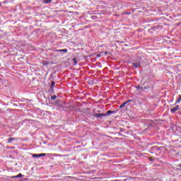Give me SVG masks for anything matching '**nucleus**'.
I'll list each match as a JSON object with an SVG mask.
<instances>
[{
    "label": "nucleus",
    "instance_id": "nucleus-1",
    "mask_svg": "<svg viewBox=\"0 0 181 181\" xmlns=\"http://www.w3.org/2000/svg\"><path fill=\"white\" fill-rule=\"evenodd\" d=\"M46 156H47L46 153L34 154V155L33 156V158H41V157Z\"/></svg>",
    "mask_w": 181,
    "mask_h": 181
},
{
    "label": "nucleus",
    "instance_id": "nucleus-2",
    "mask_svg": "<svg viewBox=\"0 0 181 181\" xmlns=\"http://www.w3.org/2000/svg\"><path fill=\"white\" fill-rule=\"evenodd\" d=\"M133 67H134L135 69H138V67H141V62H136L133 63Z\"/></svg>",
    "mask_w": 181,
    "mask_h": 181
},
{
    "label": "nucleus",
    "instance_id": "nucleus-3",
    "mask_svg": "<svg viewBox=\"0 0 181 181\" xmlns=\"http://www.w3.org/2000/svg\"><path fill=\"white\" fill-rule=\"evenodd\" d=\"M179 110V105L175 106V107L171 108V112H176Z\"/></svg>",
    "mask_w": 181,
    "mask_h": 181
},
{
    "label": "nucleus",
    "instance_id": "nucleus-4",
    "mask_svg": "<svg viewBox=\"0 0 181 181\" xmlns=\"http://www.w3.org/2000/svg\"><path fill=\"white\" fill-rule=\"evenodd\" d=\"M128 103H131V100L123 103L122 105H120L119 108H124V106L127 105V104H128Z\"/></svg>",
    "mask_w": 181,
    "mask_h": 181
},
{
    "label": "nucleus",
    "instance_id": "nucleus-5",
    "mask_svg": "<svg viewBox=\"0 0 181 181\" xmlns=\"http://www.w3.org/2000/svg\"><path fill=\"white\" fill-rule=\"evenodd\" d=\"M17 140V138L10 137L8 139V144H11L12 141Z\"/></svg>",
    "mask_w": 181,
    "mask_h": 181
},
{
    "label": "nucleus",
    "instance_id": "nucleus-6",
    "mask_svg": "<svg viewBox=\"0 0 181 181\" xmlns=\"http://www.w3.org/2000/svg\"><path fill=\"white\" fill-rule=\"evenodd\" d=\"M107 115H105V114H96L94 116L97 118H101L102 116H106Z\"/></svg>",
    "mask_w": 181,
    "mask_h": 181
},
{
    "label": "nucleus",
    "instance_id": "nucleus-7",
    "mask_svg": "<svg viewBox=\"0 0 181 181\" xmlns=\"http://www.w3.org/2000/svg\"><path fill=\"white\" fill-rule=\"evenodd\" d=\"M55 85H56V83L54 81H52L51 85H50L51 90H53V88H54Z\"/></svg>",
    "mask_w": 181,
    "mask_h": 181
},
{
    "label": "nucleus",
    "instance_id": "nucleus-8",
    "mask_svg": "<svg viewBox=\"0 0 181 181\" xmlns=\"http://www.w3.org/2000/svg\"><path fill=\"white\" fill-rule=\"evenodd\" d=\"M23 177V175L21 173L18 174V175L12 176V178H20Z\"/></svg>",
    "mask_w": 181,
    "mask_h": 181
},
{
    "label": "nucleus",
    "instance_id": "nucleus-9",
    "mask_svg": "<svg viewBox=\"0 0 181 181\" xmlns=\"http://www.w3.org/2000/svg\"><path fill=\"white\" fill-rule=\"evenodd\" d=\"M53 0H43V4H52Z\"/></svg>",
    "mask_w": 181,
    "mask_h": 181
},
{
    "label": "nucleus",
    "instance_id": "nucleus-10",
    "mask_svg": "<svg viewBox=\"0 0 181 181\" xmlns=\"http://www.w3.org/2000/svg\"><path fill=\"white\" fill-rule=\"evenodd\" d=\"M181 101V95H179L178 99L176 100V103L179 104Z\"/></svg>",
    "mask_w": 181,
    "mask_h": 181
},
{
    "label": "nucleus",
    "instance_id": "nucleus-11",
    "mask_svg": "<svg viewBox=\"0 0 181 181\" xmlns=\"http://www.w3.org/2000/svg\"><path fill=\"white\" fill-rule=\"evenodd\" d=\"M72 61L74 63V65L77 64V58L76 57L73 58Z\"/></svg>",
    "mask_w": 181,
    "mask_h": 181
},
{
    "label": "nucleus",
    "instance_id": "nucleus-12",
    "mask_svg": "<svg viewBox=\"0 0 181 181\" xmlns=\"http://www.w3.org/2000/svg\"><path fill=\"white\" fill-rule=\"evenodd\" d=\"M56 98H57V96L56 95H54L51 97V100H56Z\"/></svg>",
    "mask_w": 181,
    "mask_h": 181
},
{
    "label": "nucleus",
    "instance_id": "nucleus-13",
    "mask_svg": "<svg viewBox=\"0 0 181 181\" xmlns=\"http://www.w3.org/2000/svg\"><path fill=\"white\" fill-rule=\"evenodd\" d=\"M89 110L90 109H84V110H83V112H88Z\"/></svg>",
    "mask_w": 181,
    "mask_h": 181
},
{
    "label": "nucleus",
    "instance_id": "nucleus-14",
    "mask_svg": "<svg viewBox=\"0 0 181 181\" xmlns=\"http://www.w3.org/2000/svg\"><path fill=\"white\" fill-rule=\"evenodd\" d=\"M59 52H67V49H59Z\"/></svg>",
    "mask_w": 181,
    "mask_h": 181
},
{
    "label": "nucleus",
    "instance_id": "nucleus-15",
    "mask_svg": "<svg viewBox=\"0 0 181 181\" xmlns=\"http://www.w3.org/2000/svg\"><path fill=\"white\" fill-rule=\"evenodd\" d=\"M76 107H81V104H80V103H76Z\"/></svg>",
    "mask_w": 181,
    "mask_h": 181
},
{
    "label": "nucleus",
    "instance_id": "nucleus-16",
    "mask_svg": "<svg viewBox=\"0 0 181 181\" xmlns=\"http://www.w3.org/2000/svg\"><path fill=\"white\" fill-rule=\"evenodd\" d=\"M112 112H112V111H111V110H109V111H107V112H106V114H112Z\"/></svg>",
    "mask_w": 181,
    "mask_h": 181
},
{
    "label": "nucleus",
    "instance_id": "nucleus-17",
    "mask_svg": "<svg viewBox=\"0 0 181 181\" xmlns=\"http://www.w3.org/2000/svg\"><path fill=\"white\" fill-rule=\"evenodd\" d=\"M149 160L152 162V161L153 160V158H152V157H150V158H149Z\"/></svg>",
    "mask_w": 181,
    "mask_h": 181
},
{
    "label": "nucleus",
    "instance_id": "nucleus-18",
    "mask_svg": "<svg viewBox=\"0 0 181 181\" xmlns=\"http://www.w3.org/2000/svg\"><path fill=\"white\" fill-rule=\"evenodd\" d=\"M108 54V52H105V56H107Z\"/></svg>",
    "mask_w": 181,
    "mask_h": 181
},
{
    "label": "nucleus",
    "instance_id": "nucleus-19",
    "mask_svg": "<svg viewBox=\"0 0 181 181\" xmlns=\"http://www.w3.org/2000/svg\"><path fill=\"white\" fill-rule=\"evenodd\" d=\"M178 167L181 168V163L179 164Z\"/></svg>",
    "mask_w": 181,
    "mask_h": 181
},
{
    "label": "nucleus",
    "instance_id": "nucleus-20",
    "mask_svg": "<svg viewBox=\"0 0 181 181\" xmlns=\"http://www.w3.org/2000/svg\"><path fill=\"white\" fill-rule=\"evenodd\" d=\"M137 88H138V90H139V88H141V87L140 86H137Z\"/></svg>",
    "mask_w": 181,
    "mask_h": 181
},
{
    "label": "nucleus",
    "instance_id": "nucleus-21",
    "mask_svg": "<svg viewBox=\"0 0 181 181\" xmlns=\"http://www.w3.org/2000/svg\"><path fill=\"white\" fill-rule=\"evenodd\" d=\"M100 55H98V57H100Z\"/></svg>",
    "mask_w": 181,
    "mask_h": 181
},
{
    "label": "nucleus",
    "instance_id": "nucleus-22",
    "mask_svg": "<svg viewBox=\"0 0 181 181\" xmlns=\"http://www.w3.org/2000/svg\"><path fill=\"white\" fill-rule=\"evenodd\" d=\"M74 110H77V108H74Z\"/></svg>",
    "mask_w": 181,
    "mask_h": 181
}]
</instances>
